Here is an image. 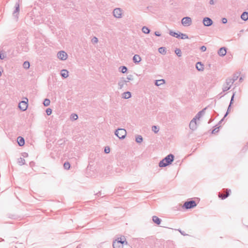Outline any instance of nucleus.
<instances>
[{"mask_svg": "<svg viewBox=\"0 0 248 248\" xmlns=\"http://www.w3.org/2000/svg\"><path fill=\"white\" fill-rule=\"evenodd\" d=\"M23 67L26 69H28L30 66V63L28 61H25L23 64Z\"/></svg>", "mask_w": 248, "mask_h": 248, "instance_id": "obj_29", "label": "nucleus"}, {"mask_svg": "<svg viewBox=\"0 0 248 248\" xmlns=\"http://www.w3.org/2000/svg\"><path fill=\"white\" fill-rule=\"evenodd\" d=\"M1 76V71H0V77Z\"/></svg>", "mask_w": 248, "mask_h": 248, "instance_id": "obj_57", "label": "nucleus"}, {"mask_svg": "<svg viewBox=\"0 0 248 248\" xmlns=\"http://www.w3.org/2000/svg\"><path fill=\"white\" fill-rule=\"evenodd\" d=\"M204 65L201 62H198L196 64V68L199 71H202L204 69Z\"/></svg>", "mask_w": 248, "mask_h": 248, "instance_id": "obj_19", "label": "nucleus"}, {"mask_svg": "<svg viewBox=\"0 0 248 248\" xmlns=\"http://www.w3.org/2000/svg\"><path fill=\"white\" fill-rule=\"evenodd\" d=\"M202 22L203 25L207 27L211 26L213 23L212 20L210 18L208 17H205L203 18Z\"/></svg>", "mask_w": 248, "mask_h": 248, "instance_id": "obj_10", "label": "nucleus"}, {"mask_svg": "<svg viewBox=\"0 0 248 248\" xmlns=\"http://www.w3.org/2000/svg\"><path fill=\"white\" fill-rule=\"evenodd\" d=\"M142 31L145 34H148L150 32V30L148 27L144 26L142 28Z\"/></svg>", "mask_w": 248, "mask_h": 248, "instance_id": "obj_27", "label": "nucleus"}, {"mask_svg": "<svg viewBox=\"0 0 248 248\" xmlns=\"http://www.w3.org/2000/svg\"><path fill=\"white\" fill-rule=\"evenodd\" d=\"M131 97V93L130 92L127 91L122 94V97L124 99H128Z\"/></svg>", "mask_w": 248, "mask_h": 248, "instance_id": "obj_23", "label": "nucleus"}, {"mask_svg": "<svg viewBox=\"0 0 248 248\" xmlns=\"http://www.w3.org/2000/svg\"><path fill=\"white\" fill-rule=\"evenodd\" d=\"M155 35L156 36H161V34L158 31H155Z\"/></svg>", "mask_w": 248, "mask_h": 248, "instance_id": "obj_47", "label": "nucleus"}, {"mask_svg": "<svg viewBox=\"0 0 248 248\" xmlns=\"http://www.w3.org/2000/svg\"><path fill=\"white\" fill-rule=\"evenodd\" d=\"M189 128L193 131L197 129V124L196 119H194V118L192 119L189 123Z\"/></svg>", "mask_w": 248, "mask_h": 248, "instance_id": "obj_11", "label": "nucleus"}, {"mask_svg": "<svg viewBox=\"0 0 248 248\" xmlns=\"http://www.w3.org/2000/svg\"><path fill=\"white\" fill-rule=\"evenodd\" d=\"M61 75L63 78H65L68 76V71L66 69H62L61 71Z\"/></svg>", "mask_w": 248, "mask_h": 248, "instance_id": "obj_21", "label": "nucleus"}, {"mask_svg": "<svg viewBox=\"0 0 248 248\" xmlns=\"http://www.w3.org/2000/svg\"><path fill=\"white\" fill-rule=\"evenodd\" d=\"M169 34L170 35L175 37L176 36V35H177V33L172 31H170Z\"/></svg>", "mask_w": 248, "mask_h": 248, "instance_id": "obj_39", "label": "nucleus"}, {"mask_svg": "<svg viewBox=\"0 0 248 248\" xmlns=\"http://www.w3.org/2000/svg\"><path fill=\"white\" fill-rule=\"evenodd\" d=\"M165 83V80L163 79H160V80H156L155 82V85L156 86H159L163 84H164Z\"/></svg>", "mask_w": 248, "mask_h": 248, "instance_id": "obj_25", "label": "nucleus"}, {"mask_svg": "<svg viewBox=\"0 0 248 248\" xmlns=\"http://www.w3.org/2000/svg\"><path fill=\"white\" fill-rule=\"evenodd\" d=\"M57 57L59 59L64 61L67 58V54L65 51H61L58 53Z\"/></svg>", "mask_w": 248, "mask_h": 248, "instance_id": "obj_9", "label": "nucleus"}, {"mask_svg": "<svg viewBox=\"0 0 248 248\" xmlns=\"http://www.w3.org/2000/svg\"><path fill=\"white\" fill-rule=\"evenodd\" d=\"M50 101L48 99H45L44 101L43 104L45 107H47L49 105Z\"/></svg>", "mask_w": 248, "mask_h": 248, "instance_id": "obj_34", "label": "nucleus"}, {"mask_svg": "<svg viewBox=\"0 0 248 248\" xmlns=\"http://www.w3.org/2000/svg\"><path fill=\"white\" fill-rule=\"evenodd\" d=\"M174 159V156L173 155L171 154L168 155L159 162V167L163 168L170 165L173 161Z\"/></svg>", "mask_w": 248, "mask_h": 248, "instance_id": "obj_1", "label": "nucleus"}, {"mask_svg": "<svg viewBox=\"0 0 248 248\" xmlns=\"http://www.w3.org/2000/svg\"><path fill=\"white\" fill-rule=\"evenodd\" d=\"M19 5L17 2H16L15 4V9L13 13V16L16 19V21H17L18 18V15L19 14Z\"/></svg>", "mask_w": 248, "mask_h": 248, "instance_id": "obj_8", "label": "nucleus"}, {"mask_svg": "<svg viewBox=\"0 0 248 248\" xmlns=\"http://www.w3.org/2000/svg\"><path fill=\"white\" fill-rule=\"evenodd\" d=\"M217 53L220 56H224L227 53V48L225 47H222L219 49Z\"/></svg>", "mask_w": 248, "mask_h": 248, "instance_id": "obj_15", "label": "nucleus"}, {"mask_svg": "<svg viewBox=\"0 0 248 248\" xmlns=\"http://www.w3.org/2000/svg\"><path fill=\"white\" fill-rule=\"evenodd\" d=\"M175 53L178 57H181L182 56V52L181 49L179 48H176L175 50Z\"/></svg>", "mask_w": 248, "mask_h": 248, "instance_id": "obj_35", "label": "nucleus"}, {"mask_svg": "<svg viewBox=\"0 0 248 248\" xmlns=\"http://www.w3.org/2000/svg\"><path fill=\"white\" fill-rule=\"evenodd\" d=\"M113 16L116 18H120L122 16V10L120 8H117L114 9Z\"/></svg>", "mask_w": 248, "mask_h": 248, "instance_id": "obj_12", "label": "nucleus"}, {"mask_svg": "<svg viewBox=\"0 0 248 248\" xmlns=\"http://www.w3.org/2000/svg\"><path fill=\"white\" fill-rule=\"evenodd\" d=\"M141 60L140 55L135 54L133 57V62L136 64L139 63Z\"/></svg>", "mask_w": 248, "mask_h": 248, "instance_id": "obj_18", "label": "nucleus"}, {"mask_svg": "<svg viewBox=\"0 0 248 248\" xmlns=\"http://www.w3.org/2000/svg\"><path fill=\"white\" fill-rule=\"evenodd\" d=\"M26 99L27 101H22L18 104L19 109L22 111L26 110L28 108V99L27 98Z\"/></svg>", "mask_w": 248, "mask_h": 248, "instance_id": "obj_7", "label": "nucleus"}, {"mask_svg": "<svg viewBox=\"0 0 248 248\" xmlns=\"http://www.w3.org/2000/svg\"><path fill=\"white\" fill-rule=\"evenodd\" d=\"M78 118V116L76 114H71V115L70 116V119L73 121L77 120Z\"/></svg>", "mask_w": 248, "mask_h": 248, "instance_id": "obj_36", "label": "nucleus"}, {"mask_svg": "<svg viewBox=\"0 0 248 248\" xmlns=\"http://www.w3.org/2000/svg\"><path fill=\"white\" fill-rule=\"evenodd\" d=\"M70 166H71V165H70V164L69 163V162H65L64 163L63 167L65 170H69L70 168Z\"/></svg>", "mask_w": 248, "mask_h": 248, "instance_id": "obj_31", "label": "nucleus"}, {"mask_svg": "<svg viewBox=\"0 0 248 248\" xmlns=\"http://www.w3.org/2000/svg\"><path fill=\"white\" fill-rule=\"evenodd\" d=\"M17 163L20 166L24 165L25 164V160L23 158L20 157L17 159Z\"/></svg>", "mask_w": 248, "mask_h": 248, "instance_id": "obj_26", "label": "nucleus"}, {"mask_svg": "<svg viewBox=\"0 0 248 248\" xmlns=\"http://www.w3.org/2000/svg\"><path fill=\"white\" fill-rule=\"evenodd\" d=\"M234 95H235L234 93H233L232 95V96L230 104H229V107L228 108L227 112H226L225 114L224 115V117H226L228 115V114L229 113V111H230V110L231 109V105L233 103V102Z\"/></svg>", "mask_w": 248, "mask_h": 248, "instance_id": "obj_16", "label": "nucleus"}, {"mask_svg": "<svg viewBox=\"0 0 248 248\" xmlns=\"http://www.w3.org/2000/svg\"><path fill=\"white\" fill-rule=\"evenodd\" d=\"M236 80V78L235 79H232V78H227L226 80L225 83L224 84L223 86V92H226L228 90H229L231 87L233 83V82Z\"/></svg>", "mask_w": 248, "mask_h": 248, "instance_id": "obj_3", "label": "nucleus"}, {"mask_svg": "<svg viewBox=\"0 0 248 248\" xmlns=\"http://www.w3.org/2000/svg\"><path fill=\"white\" fill-rule=\"evenodd\" d=\"M152 220L153 222L157 225H159L161 223V220L158 217L155 216H154L152 217Z\"/></svg>", "mask_w": 248, "mask_h": 248, "instance_id": "obj_22", "label": "nucleus"}, {"mask_svg": "<svg viewBox=\"0 0 248 248\" xmlns=\"http://www.w3.org/2000/svg\"><path fill=\"white\" fill-rule=\"evenodd\" d=\"M241 18L244 21H247L248 19V12H244L241 16Z\"/></svg>", "mask_w": 248, "mask_h": 248, "instance_id": "obj_24", "label": "nucleus"}, {"mask_svg": "<svg viewBox=\"0 0 248 248\" xmlns=\"http://www.w3.org/2000/svg\"><path fill=\"white\" fill-rule=\"evenodd\" d=\"M221 20L223 24H225L227 22V19L226 18L223 17L222 18Z\"/></svg>", "mask_w": 248, "mask_h": 248, "instance_id": "obj_46", "label": "nucleus"}, {"mask_svg": "<svg viewBox=\"0 0 248 248\" xmlns=\"http://www.w3.org/2000/svg\"><path fill=\"white\" fill-rule=\"evenodd\" d=\"M124 245H128V243L126 240L124 236L118 238L113 242V248H123Z\"/></svg>", "mask_w": 248, "mask_h": 248, "instance_id": "obj_2", "label": "nucleus"}, {"mask_svg": "<svg viewBox=\"0 0 248 248\" xmlns=\"http://www.w3.org/2000/svg\"><path fill=\"white\" fill-rule=\"evenodd\" d=\"M5 57V56L4 54L1 53V51H0V60H3Z\"/></svg>", "mask_w": 248, "mask_h": 248, "instance_id": "obj_44", "label": "nucleus"}, {"mask_svg": "<svg viewBox=\"0 0 248 248\" xmlns=\"http://www.w3.org/2000/svg\"><path fill=\"white\" fill-rule=\"evenodd\" d=\"M127 80H126V81H128V82L129 81V80H132L133 79V76L131 75H129L127 77V78H126Z\"/></svg>", "mask_w": 248, "mask_h": 248, "instance_id": "obj_42", "label": "nucleus"}, {"mask_svg": "<svg viewBox=\"0 0 248 248\" xmlns=\"http://www.w3.org/2000/svg\"><path fill=\"white\" fill-rule=\"evenodd\" d=\"M200 49L202 51L204 52L206 50V47L204 46H202L201 47Z\"/></svg>", "mask_w": 248, "mask_h": 248, "instance_id": "obj_45", "label": "nucleus"}, {"mask_svg": "<svg viewBox=\"0 0 248 248\" xmlns=\"http://www.w3.org/2000/svg\"><path fill=\"white\" fill-rule=\"evenodd\" d=\"M182 24L184 26H189L192 24V19L190 17L186 16L181 20Z\"/></svg>", "mask_w": 248, "mask_h": 248, "instance_id": "obj_6", "label": "nucleus"}, {"mask_svg": "<svg viewBox=\"0 0 248 248\" xmlns=\"http://www.w3.org/2000/svg\"><path fill=\"white\" fill-rule=\"evenodd\" d=\"M180 38L182 39H187L188 37L187 34L183 33H180Z\"/></svg>", "mask_w": 248, "mask_h": 248, "instance_id": "obj_37", "label": "nucleus"}, {"mask_svg": "<svg viewBox=\"0 0 248 248\" xmlns=\"http://www.w3.org/2000/svg\"><path fill=\"white\" fill-rule=\"evenodd\" d=\"M196 205L197 203L195 201L190 200L189 201L186 202L183 206V208L186 209H189L196 207Z\"/></svg>", "mask_w": 248, "mask_h": 248, "instance_id": "obj_5", "label": "nucleus"}, {"mask_svg": "<svg viewBox=\"0 0 248 248\" xmlns=\"http://www.w3.org/2000/svg\"><path fill=\"white\" fill-rule=\"evenodd\" d=\"M98 41V38L96 37H93L92 39V42L93 43H97Z\"/></svg>", "mask_w": 248, "mask_h": 248, "instance_id": "obj_41", "label": "nucleus"}, {"mask_svg": "<svg viewBox=\"0 0 248 248\" xmlns=\"http://www.w3.org/2000/svg\"><path fill=\"white\" fill-rule=\"evenodd\" d=\"M180 33L181 32H179V33H177V35H176V36H175V37L177 38H180Z\"/></svg>", "mask_w": 248, "mask_h": 248, "instance_id": "obj_49", "label": "nucleus"}, {"mask_svg": "<svg viewBox=\"0 0 248 248\" xmlns=\"http://www.w3.org/2000/svg\"><path fill=\"white\" fill-rule=\"evenodd\" d=\"M17 141L20 146H22L25 144V140L24 138L20 136L17 138Z\"/></svg>", "mask_w": 248, "mask_h": 248, "instance_id": "obj_20", "label": "nucleus"}, {"mask_svg": "<svg viewBox=\"0 0 248 248\" xmlns=\"http://www.w3.org/2000/svg\"><path fill=\"white\" fill-rule=\"evenodd\" d=\"M136 141L137 142V143H141L142 141H143V138L140 135H137L136 137Z\"/></svg>", "mask_w": 248, "mask_h": 248, "instance_id": "obj_28", "label": "nucleus"}, {"mask_svg": "<svg viewBox=\"0 0 248 248\" xmlns=\"http://www.w3.org/2000/svg\"><path fill=\"white\" fill-rule=\"evenodd\" d=\"M46 112L47 115H50L52 113V109L50 108H46Z\"/></svg>", "mask_w": 248, "mask_h": 248, "instance_id": "obj_40", "label": "nucleus"}, {"mask_svg": "<svg viewBox=\"0 0 248 248\" xmlns=\"http://www.w3.org/2000/svg\"><path fill=\"white\" fill-rule=\"evenodd\" d=\"M153 131L157 133L159 130V127L158 126L153 125L152 127Z\"/></svg>", "mask_w": 248, "mask_h": 248, "instance_id": "obj_32", "label": "nucleus"}, {"mask_svg": "<svg viewBox=\"0 0 248 248\" xmlns=\"http://www.w3.org/2000/svg\"><path fill=\"white\" fill-rule=\"evenodd\" d=\"M120 69H121V70L120 71L122 73H126L127 71V68L126 66H121L120 68Z\"/></svg>", "mask_w": 248, "mask_h": 248, "instance_id": "obj_33", "label": "nucleus"}, {"mask_svg": "<svg viewBox=\"0 0 248 248\" xmlns=\"http://www.w3.org/2000/svg\"><path fill=\"white\" fill-rule=\"evenodd\" d=\"M27 155H28V154H27V153H24L23 154V156L24 157H26V156H27Z\"/></svg>", "mask_w": 248, "mask_h": 248, "instance_id": "obj_51", "label": "nucleus"}, {"mask_svg": "<svg viewBox=\"0 0 248 248\" xmlns=\"http://www.w3.org/2000/svg\"><path fill=\"white\" fill-rule=\"evenodd\" d=\"M206 109V108H203L201 111H199L194 117L196 120H199L200 118L204 114L205 110Z\"/></svg>", "mask_w": 248, "mask_h": 248, "instance_id": "obj_17", "label": "nucleus"}, {"mask_svg": "<svg viewBox=\"0 0 248 248\" xmlns=\"http://www.w3.org/2000/svg\"><path fill=\"white\" fill-rule=\"evenodd\" d=\"M209 4L211 5H213L215 4V0H210Z\"/></svg>", "mask_w": 248, "mask_h": 248, "instance_id": "obj_48", "label": "nucleus"}, {"mask_svg": "<svg viewBox=\"0 0 248 248\" xmlns=\"http://www.w3.org/2000/svg\"><path fill=\"white\" fill-rule=\"evenodd\" d=\"M179 232H180V233L183 235H186V234L185 233H184V232L182 231H181V230H179Z\"/></svg>", "mask_w": 248, "mask_h": 248, "instance_id": "obj_52", "label": "nucleus"}, {"mask_svg": "<svg viewBox=\"0 0 248 248\" xmlns=\"http://www.w3.org/2000/svg\"><path fill=\"white\" fill-rule=\"evenodd\" d=\"M225 191H226V194H223L219 193L218 195V197L221 198L222 200H224L226 198H227L230 194L231 193V190L229 189H224Z\"/></svg>", "mask_w": 248, "mask_h": 248, "instance_id": "obj_13", "label": "nucleus"}, {"mask_svg": "<svg viewBox=\"0 0 248 248\" xmlns=\"http://www.w3.org/2000/svg\"><path fill=\"white\" fill-rule=\"evenodd\" d=\"M243 80L242 77H240L239 78V81L241 82Z\"/></svg>", "mask_w": 248, "mask_h": 248, "instance_id": "obj_53", "label": "nucleus"}, {"mask_svg": "<svg viewBox=\"0 0 248 248\" xmlns=\"http://www.w3.org/2000/svg\"><path fill=\"white\" fill-rule=\"evenodd\" d=\"M243 31H244V30H242L240 31V32H243Z\"/></svg>", "mask_w": 248, "mask_h": 248, "instance_id": "obj_56", "label": "nucleus"}, {"mask_svg": "<svg viewBox=\"0 0 248 248\" xmlns=\"http://www.w3.org/2000/svg\"><path fill=\"white\" fill-rule=\"evenodd\" d=\"M97 195H98V196L99 195H101V193H100V192L97 193Z\"/></svg>", "mask_w": 248, "mask_h": 248, "instance_id": "obj_55", "label": "nucleus"}, {"mask_svg": "<svg viewBox=\"0 0 248 248\" xmlns=\"http://www.w3.org/2000/svg\"><path fill=\"white\" fill-rule=\"evenodd\" d=\"M225 117H223L219 122H218V124H220L224 120V118Z\"/></svg>", "mask_w": 248, "mask_h": 248, "instance_id": "obj_50", "label": "nucleus"}, {"mask_svg": "<svg viewBox=\"0 0 248 248\" xmlns=\"http://www.w3.org/2000/svg\"><path fill=\"white\" fill-rule=\"evenodd\" d=\"M237 78H238V77H237V76H236V77L234 76V77H233V79H235V78H236V79H237Z\"/></svg>", "mask_w": 248, "mask_h": 248, "instance_id": "obj_54", "label": "nucleus"}, {"mask_svg": "<svg viewBox=\"0 0 248 248\" xmlns=\"http://www.w3.org/2000/svg\"><path fill=\"white\" fill-rule=\"evenodd\" d=\"M158 51L162 54H165L166 53V48L164 47H160L158 48Z\"/></svg>", "mask_w": 248, "mask_h": 248, "instance_id": "obj_30", "label": "nucleus"}, {"mask_svg": "<svg viewBox=\"0 0 248 248\" xmlns=\"http://www.w3.org/2000/svg\"><path fill=\"white\" fill-rule=\"evenodd\" d=\"M115 135L120 139H124L126 135V131L124 129L118 128L115 131Z\"/></svg>", "mask_w": 248, "mask_h": 248, "instance_id": "obj_4", "label": "nucleus"}, {"mask_svg": "<svg viewBox=\"0 0 248 248\" xmlns=\"http://www.w3.org/2000/svg\"><path fill=\"white\" fill-rule=\"evenodd\" d=\"M128 81H126L124 78H121L120 80L118 82V85L119 86V89H122L125 84H126Z\"/></svg>", "mask_w": 248, "mask_h": 248, "instance_id": "obj_14", "label": "nucleus"}, {"mask_svg": "<svg viewBox=\"0 0 248 248\" xmlns=\"http://www.w3.org/2000/svg\"><path fill=\"white\" fill-rule=\"evenodd\" d=\"M104 152L106 154H108L110 152V148L108 147H106L105 148Z\"/></svg>", "mask_w": 248, "mask_h": 248, "instance_id": "obj_43", "label": "nucleus"}, {"mask_svg": "<svg viewBox=\"0 0 248 248\" xmlns=\"http://www.w3.org/2000/svg\"><path fill=\"white\" fill-rule=\"evenodd\" d=\"M220 126L217 127L215 128L212 131V134H216V133L218 132L219 131V128Z\"/></svg>", "mask_w": 248, "mask_h": 248, "instance_id": "obj_38", "label": "nucleus"}]
</instances>
